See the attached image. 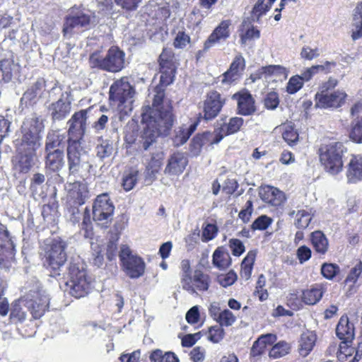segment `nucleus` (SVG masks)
Here are the masks:
<instances>
[{"mask_svg":"<svg viewBox=\"0 0 362 362\" xmlns=\"http://www.w3.org/2000/svg\"><path fill=\"white\" fill-rule=\"evenodd\" d=\"M243 119L241 117H235L230 118L228 124L221 127L224 128L223 132L224 136L238 132L243 126Z\"/></svg>","mask_w":362,"mask_h":362,"instance_id":"48","label":"nucleus"},{"mask_svg":"<svg viewBox=\"0 0 362 362\" xmlns=\"http://www.w3.org/2000/svg\"><path fill=\"white\" fill-rule=\"evenodd\" d=\"M346 177L348 182L356 183L362 180V156L352 155L347 165Z\"/></svg>","mask_w":362,"mask_h":362,"instance_id":"27","label":"nucleus"},{"mask_svg":"<svg viewBox=\"0 0 362 362\" xmlns=\"http://www.w3.org/2000/svg\"><path fill=\"white\" fill-rule=\"evenodd\" d=\"M311 241L316 252L320 255H325L327 252L329 243L327 238L322 232L317 230L312 233Z\"/></svg>","mask_w":362,"mask_h":362,"instance_id":"37","label":"nucleus"},{"mask_svg":"<svg viewBox=\"0 0 362 362\" xmlns=\"http://www.w3.org/2000/svg\"><path fill=\"white\" fill-rule=\"evenodd\" d=\"M260 198L266 203L274 206L284 204L286 197L283 192L272 186H264L259 190Z\"/></svg>","mask_w":362,"mask_h":362,"instance_id":"23","label":"nucleus"},{"mask_svg":"<svg viewBox=\"0 0 362 362\" xmlns=\"http://www.w3.org/2000/svg\"><path fill=\"white\" fill-rule=\"evenodd\" d=\"M152 362H179V359L173 352H163L160 349L153 351L150 356Z\"/></svg>","mask_w":362,"mask_h":362,"instance_id":"45","label":"nucleus"},{"mask_svg":"<svg viewBox=\"0 0 362 362\" xmlns=\"http://www.w3.org/2000/svg\"><path fill=\"white\" fill-rule=\"evenodd\" d=\"M164 90L160 87L155 88L152 106H146L142 112V121L146 124L142 140L143 148L147 150L160 135L168 134L174 123L171 107L163 110Z\"/></svg>","mask_w":362,"mask_h":362,"instance_id":"1","label":"nucleus"},{"mask_svg":"<svg viewBox=\"0 0 362 362\" xmlns=\"http://www.w3.org/2000/svg\"><path fill=\"white\" fill-rule=\"evenodd\" d=\"M350 139L356 143H362V118H357L352 123Z\"/></svg>","mask_w":362,"mask_h":362,"instance_id":"51","label":"nucleus"},{"mask_svg":"<svg viewBox=\"0 0 362 362\" xmlns=\"http://www.w3.org/2000/svg\"><path fill=\"white\" fill-rule=\"evenodd\" d=\"M182 288L194 293L196 291H205L208 290L210 284L209 275L204 274L201 271H195L193 276H191V270L189 261L182 260Z\"/></svg>","mask_w":362,"mask_h":362,"instance_id":"9","label":"nucleus"},{"mask_svg":"<svg viewBox=\"0 0 362 362\" xmlns=\"http://www.w3.org/2000/svg\"><path fill=\"white\" fill-rule=\"evenodd\" d=\"M224 128L215 129L213 132H205L197 134L190 144V152L192 156H197L201 152L202 148L205 144H216L225 136L223 132Z\"/></svg>","mask_w":362,"mask_h":362,"instance_id":"12","label":"nucleus"},{"mask_svg":"<svg viewBox=\"0 0 362 362\" xmlns=\"http://www.w3.org/2000/svg\"><path fill=\"white\" fill-rule=\"evenodd\" d=\"M224 335V329L219 325L211 326L209 328L208 339L213 343L220 342Z\"/></svg>","mask_w":362,"mask_h":362,"instance_id":"54","label":"nucleus"},{"mask_svg":"<svg viewBox=\"0 0 362 362\" xmlns=\"http://www.w3.org/2000/svg\"><path fill=\"white\" fill-rule=\"evenodd\" d=\"M347 96L344 91L339 90L326 94L317 93L315 106L320 108H337L345 103Z\"/></svg>","mask_w":362,"mask_h":362,"instance_id":"16","label":"nucleus"},{"mask_svg":"<svg viewBox=\"0 0 362 362\" xmlns=\"http://www.w3.org/2000/svg\"><path fill=\"white\" fill-rule=\"evenodd\" d=\"M67 144L66 151L69 173L75 174L79 171L81 168L80 148L81 144L75 141Z\"/></svg>","mask_w":362,"mask_h":362,"instance_id":"26","label":"nucleus"},{"mask_svg":"<svg viewBox=\"0 0 362 362\" xmlns=\"http://www.w3.org/2000/svg\"><path fill=\"white\" fill-rule=\"evenodd\" d=\"M303 86V81L299 75H295L290 78L286 85V92L289 94H295Z\"/></svg>","mask_w":362,"mask_h":362,"instance_id":"53","label":"nucleus"},{"mask_svg":"<svg viewBox=\"0 0 362 362\" xmlns=\"http://www.w3.org/2000/svg\"><path fill=\"white\" fill-rule=\"evenodd\" d=\"M181 156L179 153H175L169 160L168 164L165 168V173L169 174H176L180 170Z\"/></svg>","mask_w":362,"mask_h":362,"instance_id":"55","label":"nucleus"},{"mask_svg":"<svg viewBox=\"0 0 362 362\" xmlns=\"http://www.w3.org/2000/svg\"><path fill=\"white\" fill-rule=\"evenodd\" d=\"M218 233V228L215 224L208 223L202 230V240L208 242L213 240Z\"/></svg>","mask_w":362,"mask_h":362,"instance_id":"57","label":"nucleus"},{"mask_svg":"<svg viewBox=\"0 0 362 362\" xmlns=\"http://www.w3.org/2000/svg\"><path fill=\"white\" fill-rule=\"evenodd\" d=\"M134 90L127 78L116 81L110 88V100L120 111L132 109Z\"/></svg>","mask_w":362,"mask_h":362,"instance_id":"5","label":"nucleus"},{"mask_svg":"<svg viewBox=\"0 0 362 362\" xmlns=\"http://www.w3.org/2000/svg\"><path fill=\"white\" fill-rule=\"evenodd\" d=\"M74 12L72 11L71 14L66 19L63 29L65 33H71L74 28L86 27L90 24V17L89 15L83 11H78L76 13H74Z\"/></svg>","mask_w":362,"mask_h":362,"instance_id":"25","label":"nucleus"},{"mask_svg":"<svg viewBox=\"0 0 362 362\" xmlns=\"http://www.w3.org/2000/svg\"><path fill=\"white\" fill-rule=\"evenodd\" d=\"M229 247L235 256H240L245 252V246L241 240L235 238L229 240Z\"/></svg>","mask_w":362,"mask_h":362,"instance_id":"64","label":"nucleus"},{"mask_svg":"<svg viewBox=\"0 0 362 362\" xmlns=\"http://www.w3.org/2000/svg\"><path fill=\"white\" fill-rule=\"evenodd\" d=\"M200 238V232L198 229H195L185 238L186 247L188 251H192L198 245Z\"/></svg>","mask_w":362,"mask_h":362,"instance_id":"58","label":"nucleus"},{"mask_svg":"<svg viewBox=\"0 0 362 362\" xmlns=\"http://www.w3.org/2000/svg\"><path fill=\"white\" fill-rule=\"evenodd\" d=\"M81 228L85 231L84 236L88 238L92 235V222L90 217V213L88 208H86L83 214V221L81 223Z\"/></svg>","mask_w":362,"mask_h":362,"instance_id":"59","label":"nucleus"},{"mask_svg":"<svg viewBox=\"0 0 362 362\" xmlns=\"http://www.w3.org/2000/svg\"><path fill=\"white\" fill-rule=\"evenodd\" d=\"M1 235L4 240H0V269L6 271L15 262V250L6 228L3 230Z\"/></svg>","mask_w":362,"mask_h":362,"instance_id":"15","label":"nucleus"},{"mask_svg":"<svg viewBox=\"0 0 362 362\" xmlns=\"http://www.w3.org/2000/svg\"><path fill=\"white\" fill-rule=\"evenodd\" d=\"M138 175L139 172L135 169H131L124 175L122 185L126 191H129L134 188L137 182Z\"/></svg>","mask_w":362,"mask_h":362,"instance_id":"49","label":"nucleus"},{"mask_svg":"<svg viewBox=\"0 0 362 362\" xmlns=\"http://www.w3.org/2000/svg\"><path fill=\"white\" fill-rule=\"evenodd\" d=\"M64 133H62L59 130H52L48 132L45 151L63 150L67 139Z\"/></svg>","mask_w":362,"mask_h":362,"instance_id":"30","label":"nucleus"},{"mask_svg":"<svg viewBox=\"0 0 362 362\" xmlns=\"http://www.w3.org/2000/svg\"><path fill=\"white\" fill-rule=\"evenodd\" d=\"M256 252L255 251H250L247 256L244 258L241 264L240 275L245 279H250L252 266L255 259Z\"/></svg>","mask_w":362,"mask_h":362,"instance_id":"43","label":"nucleus"},{"mask_svg":"<svg viewBox=\"0 0 362 362\" xmlns=\"http://www.w3.org/2000/svg\"><path fill=\"white\" fill-rule=\"evenodd\" d=\"M291 346L288 343L281 341L275 344L269 350V356L272 358H278L286 356L290 351Z\"/></svg>","mask_w":362,"mask_h":362,"instance_id":"44","label":"nucleus"},{"mask_svg":"<svg viewBox=\"0 0 362 362\" xmlns=\"http://www.w3.org/2000/svg\"><path fill=\"white\" fill-rule=\"evenodd\" d=\"M6 281L0 276V314L5 316L8 311V303L6 298L2 297L6 288Z\"/></svg>","mask_w":362,"mask_h":362,"instance_id":"56","label":"nucleus"},{"mask_svg":"<svg viewBox=\"0 0 362 362\" xmlns=\"http://www.w3.org/2000/svg\"><path fill=\"white\" fill-rule=\"evenodd\" d=\"M173 58L172 52L166 49H163L159 57L160 84L162 86H167L173 81L176 69Z\"/></svg>","mask_w":362,"mask_h":362,"instance_id":"14","label":"nucleus"},{"mask_svg":"<svg viewBox=\"0 0 362 362\" xmlns=\"http://www.w3.org/2000/svg\"><path fill=\"white\" fill-rule=\"evenodd\" d=\"M288 74V71L284 66L280 65H269L267 66H263L259 69L257 72L251 74L250 78L253 82L257 79L264 78H267L268 76H283L286 78Z\"/></svg>","mask_w":362,"mask_h":362,"instance_id":"28","label":"nucleus"},{"mask_svg":"<svg viewBox=\"0 0 362 362\" xmlns=\"http://www.w3.org/2000/svg\"><path fill=\"white\" fill-rule=\"evenodd\" d=\"M202 337V332L182 335V346L191 347L194 345Z\"/></svg>","mask_w":362,"mask_h":362,"instance_id":"62","label":"nucleus"},{"mask_svg":"<svg viewBox=\"0 0 362 362\" xmlns=\"http://www.w3.org/2000/svg\"><path fill=\"white\" fill-rule=\"evenodd\" d=\"M236 321V317L233 313L228 309H225L221 311L218 318L216 320V322L221 327H229L233 325Z\"/></svg>","mask_w":362,"mask_h":362,"instance_id":"52","label":"nucleus"},{"mask_svg":"<svg viewBox=\"0 0 362 362\" xmlns=\"http://www.w3.org/2000/svg\"><path fill=\"white\" fill-rule=\"evenodd\" d=\"M242 26L243 28L240 33V43L242 45H246L249 41L259 38L260 32L253 25L244 23Z\"/></svg>","mask_w":362,"mask_h":362,"instance_id":"41","label":"nucleus"},{"mask_svg":"<svg viewBox=\"0 0 362 362\" xmlns=\"http://www.w3.org/2000/svg\"><path fill=\"white\" fill-rule=\"evenodd\" d=\"M26 308L35 319L41 317L49 304V298L45 292H30L24 296Z\"/></svg>","mask_w":362,"mask_h":362,"instance_id":"13","label":"nucleus"},{"mask_svg":"<svg viewBox=\"0 0 362 362\" xmlns=\"http://www.w3.org/2000/svg\"><path fill=\"white\" fill-rule=\"evenodd\" d=\"M233 98L238 102V113L242 115H250L255 112V101L252 95L247 91H240L233 95Z\"/></svg>","mask_w":362,"mask_h":362,"instance_id":"24","label":"nucleus"},{"mask_svg":"<svg viewBox=\"0 0 362 362\" xmlns=\"http://www.w3.org/2000/svg\"><path fill=\"white\" fill-rule=\"evenodd\" d=\"M90 109L81 110L75 112L67 122V143L76 142L81 144L88 125V112Z\"/></svg>","mask_w":362,"mask_h":362,"instance_id":"11","label":"nucleus"},{"mask_svg":"<svg viewBox=\"0 0 362 362\" xmlns=\"http://www.w3.org/2000/svg\"><path fill=\"white\" fill-rule=\"evenodd\" d=\"M279 104V95L276 92L269 93L264 98V105L267 109L274 110Z\"/></svg>","mask_w":362,"mask_h":362,"instance_id":"63","label":"nucleus"},{"mask_svg":"<svg viewBox=\"0 0 362 362\" xmlns=\"http://www.w3.org/2000/svg\"><path fill=\"white\" fill-rule=\"evenodd\" d=\"M69 95L70 93L66 91L62 94L57 101L49 105V111L54 120H62L70 112L71 100Z\"/></svg>","mask_w":362,"mask_h":362,"instance_id":"20","label":"nucleus"},{"mask_svg":"<svg viewBox=\"0 0 362 362\" xmlns=\"http://www.w3.org/2000/svg\"><path fill=\"white\" fill-rule=\"evenodd\" d=\"M36 150L25 147L22 148V145H21L19 153L12 160L14 169L19 173H28L34 163L33 159Z\"/></svg>","mask_w":362,"mask_h":362,"instance_id":"17","label":"nucleus"},{"mask_svg":"<svg viewBox=\"0 0 362 362\" xmlns=\"http://www.w3.org/2000/svg\"><path fill=\"white\" fill-rule=\"evenodd\" d=\"M69 280L66 282L69 293L76 298L86 296L91 290V281L87 275L86 265L80 257L73 259L68 268Z\"/></svg>","mask_w":362,"mask_h":362,"instance_id":"2","label":"nucleus"},{"mask_svg":"<svg viewBox=\"0 0 362 362\" xmlns=\"http://www.w3.org/2000/svg\"><path fill=\"white\" fill-rule=\"evenodd\" d=\"M99 142L96 146L97 156L101 159L110 156L113 152L112 142L101 138Z\"/></svg>","mask_w":362,"mask_h":362,"instance_id":"46","label":"nucleus"},{"mask_svg":"<svg viewBox=\"0 0 362 362\" xmlns=\"http://www.w3.org/2000/svg\"><path fill=\"white\" fill-rule=\"evenodd\" d=\"M339 271V267L334 264L325 263L321 268L322 274L327 279H333Z\"/></svg>","mask_w":362,"mask_h":362,"instance_id":"60","label":"nucleus"},{"mask_svg":"<svg viewBox=\"0 0 362 362\" xmlns=\"http://www.w3.org/2000/svg\"><path fill=\"white\" fill-rule=\"evenodd\" d=\"M290 215H295L294 224L297 228L300 229L306 228L312 220L310 212L305 209L298 210L297 212L293 211Z\"/></svg>","mask_w":362,"mask_h":362,"instance_id":"42","label":"nucleus"},{"mask_svg":"<svg viewBox=\"0 0 362 362\" xmlns=\"http://www.w3.org/2000/svg\"><path fill=\"white\" fill-rule=\"evenodd\" d=\"M224 103L225 100L221 98L219 93L215 90L209 92L204 102V117L205 119L209 120L216 117Z\"/></svg>","mask_w":362,"mask_h":362,"instance_id":"18","label":"nucleus"},{"mask_svg":"<svg viewBox=\"0 0 362 362\" xmlns=\"http://www.w3.org/2000/svg\"><path fill=\"white\" fill-rule=\"evenodd\" d=\"M245 59L241 55H237L231 63L229 69L223 74L221 82L230 85L238 81L245 69Z\"/></svg>","mask_w":362,"mask_h":362,"instance_id":"22","label":"nucleus"},{"mask_svg":"<svg viewBox=\"0 0 362 362\" xmlns=\"http://www.w3.org/2000/svg\"><path fill=\"white\" fill-rule=\"evenodd\" d=\"M115 206L107 194L98 195L93 204V219L98 225L107 228L112 221Z\"/></svg>","mask_w":362,"mask_h":362,"instance_id":"10","label":"nucleus"},{"mask_svg":"<svg viewBox=\"0 0 362 362\" xmlns=\"http://www.w3.org/2000/svg\"><path fill=\"white\" fill-rule=\"evenodd\" d=\"M344 149V146L341 142H331L322 145L320 148V163L329 174L337 175L342 170V156Z\"/></svg>","mask_w":362,"mask_h":362,"instance_id":"3","label":"nucleus"},{"mask_svg":"<svg viewBox=\"0 0 362 362\" xmlns=\"http://www.w3.org/2000/svg\"><path fill=\"white\" fill-rule=\"evenodd\" d=\"M67 199L70 204L83 205L89 197V192L86 184L81 182H74L68 185Z\"/></svg>","mask_w":362,"mask_h":362,"instance_id":"19","label":"nucleus"},{"mask_svg":"<svg viewBox=\"0 0 362 362\" xmlns=\"http://www.w3.org/2000/svg\"><path fill=\"white\" fill-rule=\"evenodd\" d=\"M317 340L316 334L313 332H304L299 341V353L303 356H307L313 350Z\"/></svg>","mask_w":362,"mask_h":362,"instance_id":"33","label":"nucleus"},{"mask_svg":"<svg viewBox=\"0 0 362 362\" xmlns=\"http://www.w3.org/2000/svg\"><path fill=\"white\" fill-rule=\"evenodd\" d=\"M213 264L219 269H226L231 264L229 253L223 247H218L213 254Z\"/></svg>","mask_w":362,"mask_h":362,"instance_id":"34","label":"nucleus"},{"mask_svg":"<svg viewBox=\"0 0 362 362\" xmlns=\"http://www.w3.org/2000/svg\"><path fill=\"white\" fill-rule=\"evenodd\" d=\"M119 257L122 269L129 278L138 279L143 276L146 268L145 262L140 257L133 255L129 246H121Z\"/></svg>","mask_w":362,"mask_h":362,"instance_id":"7","label":"nucleus"},{"mask_svg":"<svg viewBox=\"0 0 362 362\" xmlns=\"http://www.w3.org/2000/svg\"><path fill=\"white\" fill-rule=\"evenodd\" d=\"M282 136L285 141L290 146L295 145L298 141V133L295 129L292 122H287L280 126Z\"/></svg>","mask_w":362,"mask_h":362,"instance_id":"40","label":"nucleus"},{"mask_svg":"<svg viewBox=\"0 0 362 362\" xmlns=\"http://www.w3.org/2000/svg\"><path fill=\"white\" fill-rule=\"evenodd\" d=\"M272 222V218L269 217L262 215L258 217L252 223V228L253 230H265Z\"/></svg>","mask_w":362,"mask_h":362,"instance_id":"61","label":"nucleus"},{"mask_svg":"<svg viewBox=\"0 0 362 362\" xmlns=\"http://www.w3.org/2000/svg\"><path fill=\"white\" fill-rule=\"evenodd\" d=\"M44 124L38 117L27 119L22 126V148L37 149L40 146V133L44 129Z\"/></svg>","mask_w":362,"mask_h":362,"instance_id":"8","label":"nucleus"},{"mask_svg":"<svg viewBox=\"0 0 362 362\" xmlns=\"http://www.w3.org/2000/svg\"><path fill=\"white\" fill-rule=\"evenodd\" d=\"M269 8L270 7L265 0H258L251 13L252 20L259 21L261 16L264 15Z\"/></svg>","mask_w":362,"mask_h":362,"instance_id":"47","label":"nucleus"},{"mask_svg":"<svg viewBox=\"0 0 362 362\" xmlns=\"http://www.w3.org/2000/svg\"><path fill=\"white\" fill-rule=\"evenodd\" d=\"M277 338L275 334H262L254 342L250 351V355L253 357L262 355L268 346L274 344Z\"/></svg>","mask_w":362,"mask_h":362,"instance_id":"32","label":"nucleus"},{"mask_svg":"<svg viewBox=\"0 0 362 362\" xmlns=\"http://www.w3.org/2000/svg\"><path fill=\"white\" fill-rule=\"evenodd\" d=\"M45 86V81L42 79H37V81L30 86L23 94L21 101L25 103H32L35 100L37 97H40Z\"/></svg>","mask_w":362,"mask_h":362,"instance_id":"38","label":"nucleus"},{"mask_svg":"<svg viewBox=\"0 0 362 362\" xmlns=\"http://www.w3.org/2000/svg\"><path fill=\"white\" fill-rule=\"evenodd\" d=\"M125 54L117 47H111L105 57L95 52L90 56V63L94 67L110 71L118 72L124 66Z\"/></svg>","mask_w":362,"mask_h":362,"instance_id":"4","label":"nucleus"},{"mask_svg":"<svg viewBox=\"0 0 362 362\" xmlns=\"http://www.w3.org/2000/svg\"><path fill=\"white\" fill-rule=\"evenodd\" d=\"M323 290L320 285H315L304 290L302 293V300L308 305L316 304L322 297Z\"/></svg>","mask_w":362,"mask_h":362,"instance_id":"36","label":"nucleus"},{"mask_svg":"<svg viewBox=\"0 0 362 362\" xmlns=\"http://www.w3.org/2000/svg\"><path fill=\"white\" fill-rule=\"evenodd\" d=\"M163 159V155L161 152H158L152 155L146 169V180L152 182L155 178L156 173H158L160 169Z\"/></svg>","mask_w":362,"mask_h":362,"instance_id":"35","label":"nucleus"},{"mask_svg":"<svg viewBox=\"0 0 362 362\" xmlns=\"http://www.w3.org/2000/svg\"><path fill=\"white\" fill-rule=\"evenodd\" d=\"M45 167L47 169L57 172L64 165V150L45 151Z\"/></svg>","mask_w":362,"mask_h":362,"instance_id":"31","label":"nucleus"},{"mask_svg":"<svg viewBox=\"0 0 362 362\" xmlns=\"http://www.w3.org/2000/svg\"><path fill=\"white\" fill-rule=\"evenodd\" d=\"M15 64L13 61L10 59H4L0 62V69L2 74V79L5 82H8L11 80L13 76V69Z\"/></svg>","mask_w":362,"mask_h":362,"instance_id":"50","label":"nucleus"},{"mask_svg":"<svg viewBox=\"0 0 362 362\" xmlns=\"http://www.w3.org/2000/svg\"><path fill=\"white\" fill-rule=\"evenodd\" d=\"M66 244L60 239H54L47 245L45 249V262L52 270V276L60 274L59 271L67 259Z\"/></svg>","mask_w":362,"mask_h":362,"instance_id":"6","label":"nucleus"},{"mask_svg":"<svg viewBox=\"0 0 362 362\" xmlns=\"http://www.w3.org/2000/svg\"><path fill=\"white\" fill-rule=\"evenodd\" d=\"M337 336L344 343L351 342L354 338V324L350 322L347 316H341L336 328Z\"/></svg>","mask_w":362,"mask_h":362,"instance_id":"29","label":"nucleus"},{"mask_svg":"<svg viewBox=\"0 0 362 362\" xmlns=\"http://www.w3.org/2000/svg\"><path fill=\"white\" fill-rule=\"evenodd\" d=\"M230 21H222L209 36L204 45V50L207 51L217 43L226 40L230 36Z\"/></svg>","mask_w":362,"mask_h":362,"instance_id":"21","label":"nucleus"},{"mask_svg":"<svg viewBox=\"0 0 362 362\" xmlns=\"http://www.w3.org/2000/svg\"><path fill=\"white\" fill-rule=\"evenodd\" d=\"M23 306L26 307V303L24 296L18 300H16L11 308L10 318L13 322H22L26 316V313L23 310Z\"/></svg>","mask_w":362,"mask_h":362,"instance_id":"39","label":"nucleus"}]
</instances>
